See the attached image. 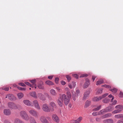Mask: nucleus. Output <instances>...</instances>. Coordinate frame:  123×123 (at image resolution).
<instances>
[{
    "instance_id": "obj_29",
    "label": "nucleus",
    "mask_w": 123,
    "mask_h": 123,
    "mask_svg": "<svg viewBox=\"0 0 123 123\" xmlns=\"http://www.w3.org/2000/svg\"><path fill=\"white\" fill-rule=\"evenodd\" d=\"M45 83L48 85L50 86L54 85L53 83L51 81L49 80L46 81Z\"/></svg>"
},
{
    "instance_id": "obj_60",
    "label": "nucleus",
    "mask_w": 123,
    "mask_h": 123,
    "mask_svg": "<svg viewBox=\"0 0 123 123\" xmlns=\"http://www.w3.org/2000/svg\"><path fill=\"white\" fill-rule=\"evenodd\" d=\"M96 77L95 76H92V79L93 80V81H94L95 80Z\"/></svg>"
},
{
    "instance_id": "obj_32",
    "label": "nucleus",
    "mask_w": 123,
    "mask_h": 123,
    "mask_svg": "<svg viewBox=\"0 0 123 123\" xmlns=\"http://www.w3.org/2000/svg\"><path fill=\"white\" fill-rule=\"evenodd\" d=\"M108 97L110 98H112L111 100V103L113 102L114 98V97H113L112 95L110 94L108 95Z\"/></svg>"
},
{
    "instance_id": "obj_38",
    "label": "nucleus",
    "mask_w": 123,
    "mask_h": 123,
    "mask_svg": "<svg viewBox=\"0 0 123 123\" xmlns=\"http://www.w3.org/2000/svg\"><path fill=\"white\" fill-rule=\"evenodd\" d=\"M102 86V87H105L107 88L108 89H110L111 87V86H110L109 85H103Z\"/></svg>"
},
{
    "instance_id": "obj_10",
    "label": "nucleus",
    "mask_w": 123,
    "mask_h": 123,
    "mask_svg": "<svg viewBox=\"0 0 123 123\" xmlns=\"http://www.w3.org/2000/svg\"><path fill=\"white\" fill-rule=\"evenodd\" d=\"M123 110V107L120 105H118L116 106V113L119 112Z\"/></svg>"
},
{
    "instance_id": "obj_13",
    "label": "nucleus",
    "mask_w": 123,
    "mask_h": 123,
    "mask_svg": "<svg viewBox=\"0 0 123 123\" xmlns=\"http://www.w3.org/2000/svg\"><path fill=\"white\" fill-rule=\"evenodd\" d=\"M50 93L52 96H55L57 95V92L55 90L53 89H50L49 91Z\"/></svg>"
},
{
    "instance_id": "obj_15",
    "label": "nucleus",
    "mask_w": 123,
    "mask_h": 123,
    "mask_svg": "<svg viewBox=\"0 0 123 123\" xmlns=\"http://www.w3.org/2000/svg\"><path fill=\"white\" fill-rule=\"evenodd\" d=\"M37 96L40 99L43 100H45L46 99V98L44 95L42 93H38L37 94Z\"/></svg>"
},
{
    "instance_id": "obj_21",
    "label": "nucleus",
    "mask_w": 123,
    "mask_h": 123,
    "mask_svg": "<svg viewBox=\"0 0 123 123\" xmlns=\"http://www.w3.org/2000/svg\"><path fill=\"white\" fill-rule=\"evenodd\" d=\"M102 97L101 96H99V97H94L93 99V100L94 101H98L102 99Z\"/></svg>"
},
{
    "instance_id": "obj_46",
    "label": "nucleus",
    "mask_w": 123,
    "mask_h": 123,
    "mask_svg": "<svg viewBox=\"0 0 123 123\" xmlns=\"http://www.w3.org/2000/svg\"><path fill=\"white\" fill-rule=\"evenodd\" d=\"M119 96L121 98H123V93L120 92L119 94Z\"/></svg>"
},
{
    "instance_id": "obj_28",
    "label": "nucleus",
    "mask_w": 123,
    "mask_h": 123,
    "mask_svg": "<svg viewBox=\"0 0 123 123\" xmlns=\"http://www.w3.org/2000/svg\"><path fill=\"white\" fill-rule=\"evenodd\" d=\"M103 80L102 79H101L99 80H98L97 81L96 85H98L103 83Z\"/></svg>"
},
{
    "instance_id": "obj_19",
    "label": "nucleus",
    "mask_w": 123,
    "mask_h": 123,
    "mask_svg": "<svg viewBox=\"0 0 123 123\" xmlns=\"http://www.w3.org/2000/svg\"><path fill=\"white\" fill-rule=\"evenodd\" d=\"M75 86L76 83L73 82H72L71 84H69L68 85V86L70 89L74 88Z\"/></svg>"
},
{
    "instance_id": "obj_43",
    "label": "nucleus",
    "mask_w": 123,
    "mask_h": 123,
    "mask_svg": "<svg viewBox=\"0 0 123 123\" xmlns=\"http://www.w3.org/2000/svg\"><path fill=\"white\" fill-rule=\"evenodd\" d=\"M108 93H105V94H104L102 96H101V97H102V99L103 98L105 97L106 96L108 95Z\"/></svg>"
},
{
    "instance_id": "obj_33",
    "label": "nucleus",
    "mask_w": 123,
    "mask_h": 123,
    "mask_svg": "<svg viewBox=\"0 0 123 123\" xmlns=\"http://www.w3.org/2000/svg\"><path fill=\"white\" fill-rule=\"evenodd\" d=\"M110 101V99L108 98H106L105 99L103 100L104 103H108Z\"/></svg>"
},
{
    "instance_id": "obj_3",
    "label": "nucleus",
    "mask_w": 123,
    "mask_h": 123,
    "mask_svg": "<svg viewBox=\"0 0 123 123\" xmlns=\"http://www.w3.org/2000/svg\"><path fill=\"white\" fill-rule=\"evenodd\" d=\"M42 109L44 111L46 112L52 111L54 110V109L53 108L50 109L48 105L46 104H44L43 105Z\"/></svg>"
},
{
    "instance_id": "obj_24",
    "label": "nucleus",
    "mask_w": 123,
    "mask_h": 123,
    "mask_svg": "<svg viewBox=\"0 0 123 123\" xmlns=\"http://www.w3.org/2000/svg\"><path fill=\"white\" fill-rule=\"evenodd\" d=\"M30 95L34 98H37V96L36 95V93L35 92H32L29 93Z\"/></svg>"
},
{
    "instance_id": "obj_51",
    "label": "nucleus",
    "mask_w": 123,
    "mask_h": 123,
    "mask_svg": "<svg viewBox=\"0 0 123 123\" xmlns=\"http://www.w3.org/2000/svg\"><path fill=\"white\" fill-rule=\"evenodd\" d=\"M59 80V79L58 78H55V81L56 83H57Z\"/></svg>"
},
{
    "instance_id": "obj_22",
    "label": "nucleus",
    "mask_w": 123,
    "mask_h": 123,
    "mask_svg": "<svg viewBox=\"0 0 123 123\" xmlns=\"http://www.w3.org/2000/svg\"><path fill=\"white\" fill-rule=\"evenodd\" d=\"M90 83L89 80L88 79H87L86 80V82L84 84V87L85 88H86L87 87L90 85Z\"/></svg>"
},
{
    "instance_id": "obj_55",
    "label": "nucleus",
    "mask_w": 123,
    "mask_h": 123,
    "mask_svg": "<svg viewBox=\"0 0 123 123\" xmlns=\"http://www.w3.org/2000/svg\"><path fill=\"white\" fill-rule=\"evenodd\" d=\"M65 90L67 92L68 91H70L69 88L67 87H66L65 88Z\"/></svg>"
},
{
    "instance_id": "obj_54",
    "label": "nucleus",
    "mask_w": 123,
    "mask_h": 123,
    "mask_svg": "<svg viewBox=\"0 0 123 123\" xmlns=\"http://www.w3.org/2000/svg\"><path fill=\"white\" fill-rule=\"evenodd\" d=\"M61 84L62 85H64L66 83L65 81H63L62 80L61 81Z\"/></svg>"
},
{
    "instance_id": "obj_26",
    "label": "nucleus",
    "mask_w": 123,
    "mask_h": 123,
    "mask_svg": "<svg viewBox=\"0 0 123 123\" xmlns=\"http://www.w3.org/2000/svg\"><path fill=\"white\" fill-rule=\"evenodd\" d=\"M17 96L19 99H21L24 96V94L22 93H19L17 94Z\"/></svg>"
},
{
    "instance_id": "obj_62",
    "label": "nucleus",
    "mask_w": 123,
    "mask_h": 123,
    "mask_svg": "<svg viewBox=\"0 0 123 123\" xmlns=\"http://www.w3.org/2000/svg\"><path fill=\"white\" fill-rule=\"evenodd\" d=\"M13 86L14 87H17V85L15 84H13Z\"/></svg>"
},
{
    "instance_id": "obj_20",
    "label": "nucleus",
    "mask_w": 123,
    "mask_h": 123,
    "mask_svg": "<svg viewBox=\"0 0 123 123\" xmlns=\"http://www.w3.org/2000/svg\"><path fill=\"white\" fill-rule=\"evenodd\" d=\"M4 113L5 115H9L10 114L11 112L9 110L5 109L4 110Z\"/></svg>"
},
{
    "instance_id": "obj_11",
    "label": "nucleus",
    "mask_w": 123,
    "mask_h": 123,
    "mask_svg": "<svg viewBox=\"0 0 123 123\" xmlns=\"http://www.w3.org/2000/svg\"><path fill=\"white\" fill-rule=\"evenodd\" d=\"M83 119L82 117H80L76 120H73L71 121L72 123H80Z\"/></svg>"
},
{
    "instance_id": "obj_40",
    "label": "nucleus",
    "mask_w": 123,
    "mask_h": 123,
    "mask_svg": "<svg viewBox=\"0 0 123 123\" xmlns=\"http://www.w3.org/2000/svg\"><path fill=\"white\" fill-rule=\"evenodd\" d=\"M111 116V114H106L104 115L103 116V118H106V117H108L110 116Z\"/></svg>"
},
{
    "instance_id": "obj_2",
    "label": "nucleus",
    "mask_w": 123,
    "mask_h": 123,
    "mask_svg": "<svg viewBox=\"0 0 123 123\" xmlns=\"http://www.w3.org/2000/svg\"><path fill=\"white\" fill-rule=\"evenodd\" d=\"M19 114L22 118L26 121L29 120V117L25 111H21L20 112Z\"/></svg>"
},
{
    "instance_id": "obj_1",
    "label": "nucleus",
    "mask_w": 123,
    "mask_h": 123,
    "mask_svg": "<svg viewBox=\"0 0 123 123\" xmlns=\"http://www.w3.org/2000/svg\"><path fill=\"white\" fill-rule=\"evenodd\" d=\"M113 109V108H111V107L110 106L107 107L105 109H103L101 110L99 112H93L92 114L93 116H96L101 114H103L105 112H106L108 111H111Z\"/></svg>"
},
{
    "instance_id": "obj_27",
    "label": "nucleus",
    "mask_w": 123,
    "mask_h": 123,
    "mask_svg": "<svg viewBox=\"0 0 123 123\" xmlns=\"http://www.w3.org/2000/svg\"><path fill=\"white\" fill-rule=\"evenodd\" d=\"M103 89L102 88L98 89L97 90V91L96 92V94H101L102 92V91Z\"/></svg>"
},
{
    "instance_id": "obj_9",
    "label": "nucleus",
    "mask_w": 123,
    "mask_h": 123,
    "mask_svg": "<svg viewBox=\"0 0 123 123\" xmlns=\"http://www.w3.org/2000/svg\"><path fill=\"white\" fill-rule=\"evenodd\" d=\"M8 106L10 108L16 109L17 108V106L13 102H9L8 104Z\"/></svg>"
},
{
    "instance_id": "obj_25",
    "label": "nucleus",
    "mask_w": 123,
    "mask_h": 123,
    "mask_svg": "<svg viewBox=\"0 0 123 123\" xmlns=\"http://www.w3.org/2000/svg\"><path fill=\"white\" fill-rule=\"evenodd\" d=\"M49 105L50 107L52 108H53V109L56 106L54 102L53 101H52L50 102L49 104Z\"/></svg>"
},
{
    "instance_id": "obj_64",
    "label": "nucleus",
    "mask_w": 123,
    "mask_h": 123,
    "mask_svg": "<svg viewBox=\"0 0 123 123\" xmlns=\"http://www.w3.org/2000/svg\"><path fill=\"white\" fill-rule=\"evenodd\" d=\"M71 92L73 94V93L74 92V91L73 90H72L71 91Z\"/></svg>"
},
{
    "instance_id": "obj_61",
    "label": "nucleus",
    "mask_w": 123,
    "mask_h": 123,
    "mask_svg": "<svg viewBox=\"0 0 123 123\" xmlns=\"http://www.w3.org/2000/svg\"><path fill=\"white\" fill-rule=\"evenodd\" d=\"M25 83L26 84L28 85L29 86H30V85H31L29 82H25Z\"/></svg>"
},
{
    "instance_id": "obj_49",
    "label": "nucleus",
    "mask_w": 123,
    "mask_h": 123,
    "mask_svg": "<svg viewBox=\"0 0 123 123\" xmlns=\"http://www.w3.org/2000/svg\"><path fill=\"white\" fill-rule=\"evenodd\" d=\"M18 84L23 86H25V85L22 82L18 83Z\"/></svg>"
},
{
    "instance_id": "obj_35",
    "label": "nucleus",
    "mask_w": 123,
    "mask_h": 123,
    "mask_svg": "<svg viewBox=\"0 0 123 123\" xmlns=\"http://www.w3.org/2000/svg\"><path fill=\"white\" fill-rule=\"evenodd\" d=\"M77 97H76V96L75 95V94H72V98L74 101H75L77 98Z\"/></svg>"
},
{
    "instance_id": "obj_12",
    "label": "nucleus",
    "mask_w": 123,
    "mask_h": 123,
    "mask_svg": "<svg viewBox=\"0 0 123 123\" xmlns=\"http://www.w3.org/2000/svg\"><path fill=\"white\" fill-rule=\"evenodd\" d=\"M57 102L58 105L60 107L62 106L63 100L62 97L59 98L57 100Z\"/></svg>"
},
{
    "instance_id": "obj_8",
    "label": "nucleus",
    "mask_w": 123,
    "mask_h": 123,
    "mask_svg": "<svg viewBox=\"0 0 123 123\" xmlns=\"http://www.w3.org/2000/svg\"><path fill=\"white\" fill-rule=\"evenodd\" d=\"M29 113L31 115L35 116H37V113L35 110L33 109H31L29 111Z\"/></svg>"
},
{
    "instance_id": "obj_5",
    "label": "nucleus",
    "mask_w": 123,
    "mask_h": 123,
    "mask_svg": "<svg viewBox=\"0 0 123 123\" xmlns=\"http://www.w3.org/2000/svg\"><path fill=\"white\" fill-rule=\"evenodd\" d=\"M6 98H8L10 100L12 101H15L16 99V97L13 95L11 94H7L6 95Z\"/></svg>"
},
{
    "instance_id": "obj_6",
    "label": "nucleus",
    "mask_w": 123,
    "mask_h": 123,
    "mask_svg": "<svg viewBox=\"0 0 123 123\" xmlns=\"http://www.w3.org/2000/svg\"><path fill=\"white\" fill-rule=\"evenodd\" d=\"M53 120L54 121L57 123H58L59 122V119L57 116L55 114H53L52 116Z\"/></svg>"
},
{
    "instance_id": "obj_59",
    "label": "nucleus",
    "mask_w": 123,
    "mask_h": 123,
    "mask_svg": "<svg viewBox=\"0 0 123 123\" xmlns=\"http://www.w3.org/2000/svg\"><path fill=\"white\" fill-rule=\"evenodd\" d=\"M44 94L45 96H47L48 97L49 96V95L47 93H45Z\"/></svg>"
},
{
    "instance_id": "obj_56",
    "label": "nucleus",
    "mask_w": 123,
    "mask_h": 123,
    "mask_svg": "<svg viewBox=\"0 0 123 123\" xmlns=\"http://www.w3.org/2000/svg\"><path fill=\"white\" fill-rule=\"evenodd\" d=\"M68 106L70 108H72V105L71 103H69L68 105Z\"/></svg>"
},
{
    "instance_id": "obj_16",
    "label": "nucleus",
    "mask_w": 123,
    "mask_h": 123,
    "mask_svg": "<svg viewBox=\"0 0 123 123\" xmlns=\"http://www.w3.org/2000/svg\"><path fill=\"white\" fill-rule=\"evenodd\" d=\"M43 85V82L41 81L40 83L38 84L37 87L39 89L43 90L44 89Z\"/></svg>"
},
{
    "instance_id": "obj_37",
    "label": "nucleus",
    "mask_w": 123,
    "mask_h": 123,
    "mask_svg": "<svg viewBox=\"0 0 123 123\" xmlns=\"http://www.w3.org/2000/svg\"><path fill=\"white\" fill-rule=\"evenodd\" d=\"M101 105H100L97 107V108L93 109V111H97L98 110H99L100 108H101Z\"/></svg>"
},
{
    "instance_id": "obj_57",
    "label": "nucleus",
    "mask_w": 123,
    "mask_h": 123,
    "mask_svg": "<svg viewBox=\"0 0 123 123\" xmlns=\"http://www.w3.org/2000/svg\"><path fill=\"white\" fill-rule=\"evenodd\" d=\"M53 76H49L48 77V78L49 79H52L53 78Z\"/></svg>"
},
{
    "instance_id": "obj_63",
    "label": "nucleus",
    "mask_w": 123,
    "mask_h": 123,
    "mask_svg": "<svg viewBox=\"0 0 123 123\" xmlns=\"http://www.w3.org/2000/svg\"><path fill=\"white\" fill-rule=\"evenodd\" d=\"M112 105H114L115 104V100H114V102L112 104Z\"/></svg>"
},
{
    "instance_id": "obj_52",
    "label": "nucleus",
    "mask_w": 123,
    "mask_h": 123,
    "mask_svg": "<svg viewBox=\"0 0 123 123\" xmlns=\"http://www.w3.org/2000/svg\"><path fill=\"white\" fill-rule=\"evenodd\" d=\"M56 88L57 90L59 92H61V89L60 88L58 87H56Z\"/></svg>"
},
{
    "instance_id": "obj_4",
    "label": "nucleus",
    "mask_w": 123,
    "mask_h": 123,
    "mask_svg": "<svg viewBox=\"0 0 123 123\" xmlns=\"http://www.w3.org/2000/svg\"><path fill=\"white\" fill-rule=\"evenodd\" d=\"M62 98L66 105H67L70 101V98L66 97V95L64 94L62 95Z\"/></svg>"
},
{
    "instance_id": "obj_30",
    "label": "nucleus",
    "mask_w": 123,
    "mask_h": 123,
    "mask_svg": "<svg viewBox=\"0 0 123 123\" xmlns=\"http://www.w3.org/2000/svg\"><path fill=\"white\" fill-rule=\"evenodd\" d=\"M66 94H67V95H66V97H68L71 98L72 95L70 91H68L67 92Z\"/></svg>"
},
{
    "instance_id": "obj_39",
    "label": "nucleus",
    "mask_w": 123,
    "mask_h": 123,
    "mask_svg": "<svg viewBox=\"0 0 123 123\" xmlns=\"http://www.w3.org/2000/svg\"><path fill=\"white\" fill-rule=\"evenodd\" d=\"M17 88L18 89L22 91H25L26 90V88H22L21 87H18Z\"/></svg>"
},
{
    "instance_id": "obj_47",
    "label": "nucleus",
    "mask_w": 123,
    "mask_h": 123,
    "mask_svg": "<svg viewBox=\"0 0 123 123\" xmlns=\"http://www.w3.org/2000/svg\"><path fill=\"white\" fill-rule=\"evenodd\" d=\"M107 122L108 123H113V120L111 119H108Z\"/></svg>"
},
{
    "instance_id": "obj_17",
    "label": "nucleus",
    "mask_w": 123,
    "mask_h": 123,
    "mask_svg": "<svg viewBox=\"0 0 123 123\" xmlns=\"http://www.w3.org/2000/svg\"><path fill=\"white\" fill-rule=\"evenodd\" d=\"M13 123H24L23 121L18 118H16L14 120Z\"/></svg>"
},
{
    "instance_id": "obj_31",
    "label": "nucleus",
    "mask_w": 123,
    "mask_h": 123,
    "mask_svg": "<svg viewBox=\"0 0 123 123\" xmlns=\"http://www.w3.org/2000/svg\"><path fill=\"white\" fill-rule=\"evenodd\" d=\"M30 121L31 123H37L35 119L33 117H30Z\"/></svg>"
},
{
    "instance_id": "obj_42",
    "label": "nucleus",
    "mask_w": 123,
    "mask_h": 123,
    "mask_svg": "<svg viewBox=\"0 0 123 123\" xmlns=\"http://www.w3.org/2000/svg\"><path fill=\"white\" fill-rule=\"evenodd\" d=\"M88 75L86 74H81L80 76V77H84L87 76Z\"/></svg>"
},
{
    "instance_id": "obj_58",
    "label": "nucleus",
    "mask_w": 123,
    "mask_h": 123,
    "mask_svg": "<svg viewBox=\"0 0 123 123\" xmlns=\"http://www.w3.org/2000/svg\"><path fill=\"white\" fill-rule=\"evenodd\" d=\"M110 90L111 91V92H115V89H111Z\"/></svg>"
},
{
    "instance_id": "obj_50",
    "label": "nucleus",
    "mask_w": 123,
    "mask_h": 123,
    "mask_svg": "<svg viewBox=\"0 0 123 123\" xmlns=\"http://www.w3.org/2000/svg\"><path fill=\"white\" fill-rule=\"evenodd\" d=\"M72 75L73 77L77 79L78 77V75L76 74H73Z\"/></svg>"
},
{
    "instance_id": "obj_53",
    "label": "nucleus",
    "mask_w": 123,
    "mask_h": 123,
    "mask_svg": "<svg viewBox=\"0 0 123 123\" xmlns=\"http://www.w3.org/2000/svg\"><path fill=\"white\" fill-rule=\"evenodd\" d=\"M117 123H123V119L118 121Z\"/></svg>"
},
{
    "instance_id": "obj_14",
    "label": "nucleus",
    "mask_w": 123,
    "mask_h": 123,
    "mask_svg": "<svg viewBox=\"0 0 123 123\" xmlns=\"http://www.w3.org/2000/svg\"><path fill=\"white\" fill-rule=\"evenodd\" d=\"M90 93V92L89 91H85L84 93L83 99L84 100L86 99Z\"/></svg>"
},
{
    "instance_id": "obj_45",
    "label": "nucleus",
    "mask_w": 123,
    "mask_h": 123,
    "mask_svg": "<svg viewBox=\"0 0 123 123\" xmlns=\"http://www.w3.org/2000/svg\"><path fill=\"white\" fill-rule=\"evenodd\" d=\"M30 81L31 83L32 84H36L35 83L36 82V80L35 79L32 80L31 81Z\"/></svg>"
},
{
    "instance_id": "obj_48",
    "label": "nucleus",
    "mask_w": 123,
    "mask_h": 123,
    "mask_svg": "<svg viewBox=\"0 0 123 123\" xmlns=\"http://www.w3.org/2000/svg\"><path fill=\"white\" fill-rule=\"evenodd\" d=\"M2 89L5 91H8L9 90V88L8 87H3L2 88Z\"/></svg>"
},
{
    "instance_id": "obj_18",
    "label": "nucleus",
    "mask_w": 123,
    "mask_h": 123,
    "mask_svg": "<svg viewBox=\"0 0 123 123\" xmlns=\"http://www.w3.org/2000/svg\"><path fill=\"white\" fill-rule=\"evenodd\" d=\"M23 102L25 105L27 106H30L31 105V102L29 100H23Z\"/></svg>"
},
{
    "instance_id": "obj_36",
    "label": "nucleus",
    "mask_w": 123,
    "mask_h": 123,
    "mask_svg": "<svg viewBox=\"0 0 123 123\" xmlns=\"http://www.w3.org/2000/svg\"><path fill=\"white\" fill-rule=\"evenodd\" d=\"M80 92V91L79 90H77L76 91L75 93L74 94H75L76 95V97H78L79 96Z\"/></svg>"
},
{
    "instance_id": "obj_34",
    "label": "nucleus",
    "mask_w": 123,
    "mask_h": 123,
    "mask_svg": "<svg viewBox=\"0 0 123 123\" xmlns=\"http://www.w3.org/2000/svg\"><path fill=\"white\" fill-rule=\"evenodd\" d=\"M123 118V115L122 114H120L116 115V118Z\"/></svg>"
},
{
    "instance_id": "obj_44",
    "label": "nucleus",
    "mask_w": 123,
    "mask_h": 123,
    "mask_svg": "<svg viewBox=\"0 0 123 123\" xmlns=\"http://www.w3.org/2000/svg\"><path fill=\"white\" fill-rule=\"evenodd\" d=\"M66 77L68 81H69L71 79V77L69 75H67Z\"/></svg>"
},
{
    "instance_id": "obj_41",
    "label": "nucleus",
    "mask_w": 123,
    "mask_h": 123,
    "mask_svg": "<svg viewBox=\"0 0 123 123\" xmlns=\"http://www.w3.org/2000/svg\"><path fill=\"white\" fill-rule=\"evenodd\" d=\"M30 86L33 88H36V84H32V85H30Z\"/></svg>"
},
{
    "instance_id": "obj_23",
    "label": "nucleus",
    "mask_w": 123,
    "mask_h": 123,
    "mask_svg": "<svg viewBox=\"0 0 123 123\" xmlns=\"http://www.w3.org/2000/svg\"><path fill=\"white\" fill-rule=\"evenodd\" d=\"M91 102L90 100H87L86 101L85 105L84 106V107L85 108H87L91 104Z\"/></svg>"
},
{
    "instance_id": "obj_7",
    "label": "nucleus",
    "mask_w": 123,
    "mask_h": 123,
    "mask_svg": "<svg viewBox=\"0 0 123 123\" xmlns=\"http://www.w3.org/2000/svg\"><path fill=\"white\" fill-rule=\"evenodd\" d=\"M33 103L34 105L37 109L38 110L40 109V107L37 100H34Z\"/></svg>"
}]
</instances>
